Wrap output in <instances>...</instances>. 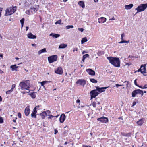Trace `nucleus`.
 I'll return each mask as SVG.
<instances>
[{"label": "nucleus", "instance_id": "44", "mask_svg": "<svg viewBox=\"0 0 147 147\" xmlns=\"http://www.w3.org/2000/svg\"><path fill=\"white\" fill-rule=\"evenodd\" d=\"M89 55L88 54H86L84 55L83 56V57L84 58H86L89 57Z\"/></svg>", "mask_w": 147, "mask_h": 147}, {"label": "nucleus", "instance_id": "26", "mask_svg": "<svg viewBox=\"0 0 147 147\" xmlns=\"http://www.w3.org/2000/svg\"><path fill=\"white\" fill-rule=\"evenodd\" d=\"M67 46V44L63 43L60 44L59 45V49H64L66 48Z\"/></svg>", "mask_w": 147, "mask_h": 147}, {"label": "nucleus", "instance_id": "6", "mask_svg": "<svg viewBox=\"0 0 147 147\" xmlns=\"http://www.w3.org/2000/svg\"><path fill=\"white\" fill-rule=\"evenodd\" d=\"M99 94V93L96 89H94L90 91V94L91 96V99L95 98Z\"/></svg>", "mask_w": 147, "mask_h": 147}, {"label": "nucleus", "instance_id": "63", "mask_svg": "<svg viewBox=\"0 0 147 147\" xmlns=\"http://www.w3.org/2000/svg\"><path fill=\"white\" fill-rule=\"evenodd\" d=\"M115 20V18L114 17H113L111 18L109 20Z\"/></svg>", "mask_w": 147, "mask_h": 147}, {"label": "nucleus", "instance_id": "43", "mask_svg": "<svg viewBox=\"0 0 147 147\" xmlns=\"http://www.w3.org/2000/svg\"><path fill=\"white\" fill-rule=\"evenodd\" d=\"M4 122V120L2 117H0V124H2Z\"/></svg>", "mask_w": 147, "mask_h": 147}, {"label": "nucleus", "instance_id": "24", "mask_svg": "<svg viewBox=\"0 0 147 147\" xmlns=\"http://www.w3.org/2000/svg\"><path fill=\"white\" fill-rule=\"evenodd\" d=\"M121 134L123 136L126 137H130L131 135V133L130 132L129 133H125L124 132H121Z\"/></svg>", "mask_w": 147, "mask_h": 147}, {"label": "nucleus", "instance_id": "37", "mask_svg": "<svg viewBox=\"0 0 147 147\" xmlns=\"http://www.w3.org/2000/svg\"><path fill=\"white\" fill-rule=\"evenodd\" d=\"M90 82L93 83H97L98 82L94 78H90Z\"/></svg>", "mask_w": 147, "mask_h": 147}, {"label": "nucleus", "instance_id": "48", "mask_svg": "<svg viewBox=\"0 0 147 147\" xmlns=\"http://www.w3.org/2000/svg\"><path fill=\"white\" fill-rule=\"evenodd\" d=\"M92 105L95 108L96 107V102H93L92 103Z\"/></svg>", "mask_w": 147, "mask_h": 147}, {"label": "nucleus", "instance_id": "59", "mask_svg": "<svg viewBox=\"0 0 147 147\" xmlns=\"http://www.w3.org/2000/svg\"><path fill=\"white\" fill-rule=\"evenodd\" d=\"M82 147H91V146L89 145H84L82 146Z\"/></svg>", "mask_w": 147, "mask_h": 147}, {"label": "nucleus", "instance_id": "33", "mask_svg": "<svg viewBox=\"0 0 147 147\" xmlns=\"http://www.w3.org/2000/svg\"><path fill=\"white\" fill-rule=\"evenodd\" d=\"M51 82V81H43L41 82H40V83L41 84V85L43 86H44V85L47 83L48 82Z\"/></svg>", "mask_w": 147, "mask_h": 147}, {"label": "nucleus", "instance_id": "46", "mask_svg": "<svg viewBox=\"0 0 147 147\" xmlns=\"http://www.w3.org/2000/svg\"><path fill=\"white\" fill-rule=\"evenodd\" d=\"M40 107V106L39 105H37V106H36L34 108V109L33 110H34L36 111H37V109L39 108Z\"/></svg>", "mask_w": 147, "mask_h": 147}, {"label": "nucleus", "instance_id": "3", "mask_svg": "<svg viewBox=\"0 0 147 147\" xmlns=\"http://www.w3.org/2000/svg\"><path fill=\"white\" fill-rule=\"evenodd\" d=\"M138 94L141 95L142 97L143 95V91L140 89L135 90L132 92V97H135Z\"/></svg>", "mask_w": 147, "mask_h": 147}, {"label": "nucleus", "instance_id": "27", "mask_svg": "<svg viewBox=\"0 0 147 147\" xmlns=\"http://www.w3.org/2000/svg\"><path fill=\"white\" fill-rule=\"evenodd\" d=\"M39 115L41 116V117L42 119H44L45 116L47 115L46 112L45 111L41 113Z\"/></svg>", "mask_w": 147, "mask_h": 147}, {"label": "nucleus", "instance_id": "52", "mask_svg": "<svg viewBox=\"0 0 147 147\" xmlns=\"http://www.w3.org/2000/svg\"><path fill=\"white\" fill-rule=\"evenodd\" d=\"M30 10H27L26 11V13L27 14H28V15H29L30 14Z\"/></svg>", "mask_w": 147, "mask_h": 147}, {"label": "nucleus", "instance_id": "22", "mask_svg": "<svg viewBox=\"0 0 147 147\" xmlns=\"http://www.w3.org/2000/svg\"><path fill=\"white\" fill-rule=\"evenodd\" d=\"M133 6V5L130 4L128 5H126L125 6V9L126 10H129L131 9Z\"/></svg>", "mask_w": 147, "mask_h": 147}, {"label": "nucleus", "instance_id": "29", "mask_svg": "<svg viewBox=\"0 0 147 147\" xmlns=\"http://www.w3.org/2000/svg\"><path fill=\"white\" fill-rule=\"evenodd\" d=\"M30 10L31 11L32 13H33V12L35 13L37 11L38 9L34 7H31L30 8Z\"/></svg>", "mask_w": 147, "mask_h": 147}, {"label": "nucleus", "instance_id": "41", "mask_svg": "<svg viewBox=\"0 0 147 147\" xmlns=\"http://www.w3.org/2000/svg\"><path fill=\"white\" fill-rule=\"evenodd\" d=\"M129 40H128V41L125 40V41H120V42H119V44L123 43H129Z\"/></svg>", "mask_w": 147, "mask_h": 147}, {"label": "nucleus", "instance_id": "62", "mask_svg": "<svg viewBox=\"0 0 147 147\" xmlns=\"http://www.w3.org/2000/svg\"><path fill=\"white\" fill-rule=\"evenodd\" d=\"M80 100L79 99H78L76 101L77 103H80Z\"/></svg>", "mask_w": 147, "mask_h": 147}, {"label": "nucleus", "instance_id": "19", "mask_svg": "<svg viewBox=\"0 0 147 147\" xmlns=\"http://www.w3.org/2000/svg\"><path fill=\"white\" fill-rule=\"evenodd\" d=\"M49 36H52L53 38H57L60 36V35L58 34L51 33L49 34Z\"/></svg>", "mask_w": 147, "mask_h": 147}, {"label": "nucleus", "instance_id": "16", "mask_svg": "<svg viewBox=\"0 0 147 147\" xmlns=\"http://www.w3.org/2000/svg\"><path fill=\"white\" fill-rule=\"evenodd\" d=\"M28 38L29 39H34L36 38V36L34 35L31 32H29L27 35Z\"/></svg>", "mask_w": 147, "mask_h": 147}, {"label": "nucleus", "instance_id": "25", "mask_svg": "<svg viewBox=\"0 0 147 147\" xmlns=\"http://www.w3.org/2000/svg\"><path fill=\"white\" fill-rule=\"evenodd\" d=\"M35 93V92H33L30 93L28 94V95H30L32 98L34 99L36 97Z\"/></svg>", "mask_w": 147, "mask_h": 147}, {"label": "nucleus", "instance_id": "39", "mask_svg": "<svg viewBox=\"0 0 147 147\" xmlns=\"http://www.w3.org/2000/svg\"><path fill=\"white\" fill-rule=\"evenodd\" d=\"M12 9L13 11V12H12V13H14L16 10L17 7L16 6H12Z\"/></svg>", "mask_w": 147, "mask_h": 147}, {"label": "nucleus", "instance_id": "2", "mask_svg": "<svg viewBox=\"0 0 147 147\" xmlns=\"http://www.w3.org/2000/svg\"><path fill=\"white\" fill-rule=\"evenodd\" d=\"M147 8V3L145 4H141L138 6V7L135 10H137V12L136 14L138 13L143 11L145 10Z\"/></svg>", "mask_w": 147, "mask_h": 147}, {"label": "nucleus", "instance_id": "11", "mask_svg": "<svg viewBox=\"0 0 147 147\" xmlns=\"http://www.w3.org/2000/svg\"><path fill=\"white\" fill-rule=\"evenodd\" d=\"M13 11L12 9V8H9L7 9L5 11V16H7L8 15H10L13 14L14 13H13Z\"/></svg>", "mask_w": 147, "mask_h": 147}, {"label": "nucleus", "instance_id": "23", "mask_svg": "<svg viewBox=\"0 0 147 147\" xmlns=\"http://www.w3.org/2000/svg\"><path fill=\"white\" fill-rule=\"evenodd\" d=\"M37 113V111H36L34 110H33L32 111V112L31 114V116L32 118H36V113Z\"/></svg>", "mask_w": 147, "mask_h": 147}, {"label": "nucleus", "instance_id": "20", "mask_svg": "<svg viewBox=\"0 0 147 147\" xmlns=\"http://www.w3.org/2000/svg\"><path fill=\"white\" fill-rule=\"evenodd\" d=\"M78 4L82 8H84L85 7L84 2L83 1H79Z\"/></svg>", "mask_w": 147, "mask_h": 147}, {"label": "nucleus", "instance_id": "47", "mask_svg": "<svg viewBox=\"0 0 147 147\" xmlns=\"http://www.w3.org/2000/svg\"><path fill=\"white\" fill-rule=\"evenodd\" d=\"M142 70L141 69V68L140 67V68L138 69V70L136 71L135 72V73H136V72H140L141 73V72H142Z\"/></svg>", "mask_w": 147, "mask_h": 147}, {"label": "nucleus", "instance_id": "4", "mask_svg": "<svg viewBox=\"0 0 147 147\" xmlns=\"http://www.w3.org/2000/svg\"><path fill=\"white\" fill-rule=\"evenodd\" d=\"M27 81H30L29 80H27L25 81H23L20 82L19 84V86L21 87V89L22 90H25L27 86H28V84L27 83Z\"/></svg>", "mask_w": 147, "mask_h": 147}, {"label": "nucleus", "instance_id": "15", "mask_svg": "<svg viewBox=\"0 0 147 147\" xmlns=\"http://www.w3.org/2000/svg\"><path fill=\"white\" fill-rule=\"evenodd\" d=\"M145 121V119L144 118H142L140 119L139 120L137 121L136 123L140 126H142L144 123Z\"/></svg>", "mask_w": 147, "mask_h": 147}, {"label": "nucleus", "instance_id": "38", "mask_svg": "<svg viewBox=\"0 0 147 147\" xmlns=\"http://www.w3.org/2000/svg\"><path fill=\"white\" fill-rule=\"evenodd\" d=\"M74 27L73 25H68L66 26L65 28L66 29H68L70 28H72Z\"/></svg>", "mask_w": 147, "mask_h": 147}, {"label": "nucleus", "instance_id": "50", "mask_svg": "<svg viewBox=\"0 0 147 147\" xmlns=\"http://www.w3.org/2000/svg\"><path fill=\"white\" fill-rule=\"evenodd\" d=\"M18 117L20 118H21V113H20V112H19L18 113Z\"/></svg>", "mask_w": 147, "mask_h": 147}, {"label": "nucleus", "instance_id": "55", "mask_svg": "<svg viewBox=\"0 0 147 147\" xmlns=\"http://www.w3.org/2000/svg\"><path fill=\"white\" fill-rule=\"evenodd\" d=\"M136 102L134 101L133 102V104H132V105L131 107H133V106H135L136 105Z\"/></svg>", "mask_w": 147, "mask_h": 147}, {"label": "nucleus", "instance_id": "49", "mask_svg": "<svg viewBox=\"0 0 147 147\" xmlns=\"http://www.w3.org/2000/svg\"><path fill=\"white\" fill-rule=\"evenodd\" d=\"M78 30L79 31H80L81 32H83L84 30V29L83 28H79Z\"/></svg>", "mask_w": 147, "mask_h": 147}, {"label": "nucleus", "instance_id": "57", "mask_svg": "<svg viewBox=\"0 0 147 147\" xmlns=\"http://www.w3.org/2000/svg\"><path fill=\"white\" fill-rule=\"evenodd\" d=\"M46 113L47 114H49L51 113V111L49 110H47L46 111Z\"/></svg>", "mask_w": 147, "mask_h": 147}, {"label": "nucleus", "instance_id": "13", "mask_svg": "<svg viewBox=\"0 0 147 147\" xmlns=\"http://www.w3.org/2000/svg\"><path fill=\"white\" fill-rule=\"evenodd\" d=\"M146 64H142L141 65V68L142 70V71L141 72V74H143L144 76H146V75H144V74L146 73Z\"/></svg>", "mask_w": 147, "mask_h": 147}, {"label": "nucleus", "instance_id": "51", "mask_svg": "<svg viewBox=\"0 0 147 147\" xmlns=\"http://www.w3.org/2000/svg\"><path fill=\"white\" fill-rule=\"evenodd\" d=\"M115 85L116 87L117 88H118L119 86H123V84L120 85V84H115Z\"/></svg>", "mask_w": 147, "mask_h": 147}, {"label": "nucleus", "instance_id": "9", "mask_svg": "<svg viewBox=\"0 0 147 147\" xmlns=\"http://www.w3.org/2000/svg\"><path fill=\"white\" fill-rule=\"evenodd\" d=\"M97 120L103 123H106L109 121L108 118L107 117L98 118Z\"/></svg>", "mask_w": 147, "mask_h": 147}, {"label": "nucleus", "instance_id": "12", "mask_svg": "<svg viewBox=\"0 0 147 147\" xmlns=\"http://www.w3.org/2000/svg\"><path fill=\"white\" fill-rule=\"evenodd\" d=\"M86 71L90 75L94 76L95 75V71L90 68L87 69H86Z\"/></svg>", "mask_w": 147, "mask_h": 147}, {"label": "nucleus", "instance_id": "60", "mask_svg": "<svg viewBox=\"0 0 147 147\" xmlns=\"http://www.w3.org/2000/svg\"><path fill=\"white\" fill-rule=\"evenodd\" d=\"M21 93H22L23 94H26V93H27V92L26 91H24L22 92H21Z\"/></svg>", "mask_w": 147, "mask_h": 147}, {"label": "nucleus", "instance_id": "64", "mask_svg": "<svg viewBox=\"0 0 147 147\" xmlns=\"http://www.w3.org/2000/svg\"><path fill=\"white\" fill-rule=\"evenodd\" d=\"M138 87H139L141 89H143V86L138 85Z\"/></svg>", "mask_w": 147, "mask_h": 147}, {"label": "nucleus", "instance_id": "10", "mask_svg": "<svg viewBox=\"0 0 147 147\" xmlns=\"http://www.w3.org/2000/svg\"><path fill=\"white\" fill-rule=\"evenodd\" d=\"M55 72L56 74H62L63 73L62 68L61 67H58L57 68L55 69Z\"/></svg>", "mask_w": 147, "mask_h": 147}, {"label": "nucleus", "instance_id": "35", "mask_svg": "<svg viewBox=\"0 0 147 147\" xmlns=\"http://www.w3.org/2000/svg\"><path fill=\"white\" fill-rule=\"evenodd\" d=\"M97 54L98 56H100L103 55L104 53L103 51H99Z\"/></svg>", "mask_w": 147, "mask_h": 147}, {"label": "nucleus", "instance_id": "40", "mask_svg": "<svg viewBox=\"0 0 147 147\" xmlns=\"http://www.w3.org/2000/svg\"><path fill=\"white\" fill-rule=\"evenodd\" d=\"M13 91V89H11L10 90H8L6 92V94H10Z\"/></svg>", "mask_w": 147, "mask_h": 147}, {"label": "nucleus", "instance_id": "31", "mask_svg": "<svg viewBox=\"0 0 147 147\" xmlns=\"http://www.w3.org/2000/svg\"><path fill=\"white\" fill-rule=\"evenodd\" d=\"M27 82H28L27 83L28 84V86H27V87L25 88V90H27L30 91V81H27Z\"/></svg>", "mask_w": 147, "mask_h": 147}, {"label": "nucleus", "instance_id": "30", "mask_svg": "<svg viewBox=\"0 0 147 147\" xmlns=\"http://www.w3.org/2000/svg\"><path fill=\"white\" fill-rule=\"evenodd\" d=\"M88 41V40L86 37H84L83 38L81 41V44H83L85 42H86Z\"/></svg>", "mask_w": 147, "mask_h": 147}, {"label": "nucleus", "instance_id": "18", "mask_svg": "<svg viewBox=\"0 0 147 147\" xmlns=\"http://www.w3.org/2000/svg\"><path fill=\"white\" fill-rule=\"evenodd\" d=\"M30 110L29 106L26 107L25 109L24 113L26 116H28L30 113Z\"/></svg>", "mask_w": 147, "mask_h": 147}, {"label": "nucleus", "instance_id": "42", "mask_svg": "<svg viewBox=\"0 0 147 147\" xmlns=\"http://www.w3.org/2000/svg\"><path fill=\"white\" fill-rule=\"evenodd\" d=\"M61 19H60L59 20L57 21L55 23V24H61Z\"/></svg>", "mask_w": 147, "mask_h": 147}, {"label": "nucleus", "instance_id": "53", "mask_svg": "<svg viewBox=\"0 0 147 147\" xmlns=\"http://www.w3.org/2000/svg\"><path fill=\"white\" fill-rule=\"evenodd\" d=\"M134 84L137 86H138V84H137V81H136V79H135V80H134Z\"/></svg>", "mask_w": 147, "mask_h": 147}, {"label": "nucleus", "instance_id": "8", "mask_svg": "<svg viewBox=\"0 0 147 147\" xmlns=\"http://www.w3.org/2000/svg\"><path fill=\"white\" fill-rule=\"evenodd\" d=\"M109 87H100L99 86H95L96 88V90L97 92L99 93H102L105 91V89L108 88Z\"/></svg>", "mask_w": 147, "mask_h": 147}, {"label": "nucleus", "instance_id": "61", "mask_svg": "<svg viewBox=\"0 0 147 147\" xmlns=\"http://www.w3.org/2000/svg\"><path fill=\"white\" fill-rule=\"evenodd\" d=\"M125 36V34L124 33H123L121 35V38H123Z\"/></svg>", "mask_w": 147, "mask_h": 147}, {"label": "nucleus", "instance_id": "45", "mask_svg": "<svg viewBox=\"0 0 147 147\" xmlns=\"http://www.w3.org/2000/svg\"><path fill=\"white\" fill-rule=\"evenodd\" d=\"M48 115L49 116L48 118L49 119H51L53 117H54V116H53L52 115Z\"/></svg>", "mask_w": 147, "mask_h": 147}, {"label": "nucleus", "instance_id": "17", "mask_svg": "<svg viewBox=\"0 0 147 147\" xmlns=\"http://www.w3.org/2000/svg\"><path fill=\"white\" fill-rule=\"evenodd\" d=\"M106 21V18L104 17H101L98 19V22L100 23H103Z\"/></svg>", "mask_w": 147, "mask_h": 147}, {"label": "nucleus", "instance_id": "54", "mask_svg": "<svg viewBox=\"0 0 147 147\" xmlns=\"http://www.w3.org/2000/svg\"><path fill=\"white\" fill-rule=\"evenodd\" d=\"M143 89L147 88V84H146L143 86Z\"/></svg>", "mask_w": 147, "mask_h": 147}, {"label": "nucleus", "instance_id": "21", "mask_svg": "<svg viewBox=\"0 0 147 147\" xmlns=\"http://www.w3.org/2000/svg\"><path fill=\"white\" fill-rule=\"evenodd\" d=\"M10 67L12 71H17V68L18 67L16 65L14 64V65H11Z\"/></svg>", "mask_w": 147, "mask_h": 147}, {"label": "nucleus", "instance_id": "1", "mask_svg": "<svg viewBox=\"0 0 147 147\" xmlns=\"http://www.w3.org/2000/svg\"><path fill=\"white\" fill-rule=\"evenodd\" d=\"M107 58L109 60V63L114 66L117 67H120V62L118 57H107Z\"/></svg>", "mask_w": 147, "mask_h": 147}, {"label": "nucleus", "instance_id": "14", "mask_svg": "<svg viewBox=\"0 0 147 147\" xmlns=\"http://www.w3.org/2000/svg\"><path fill=\"white\" fill-rule=\"evenodd\" d=\"M66 116L64 114H62L60 115L59 118V121L61 123H63L65 119L66 118Z\"/></svg>", "mask_w": 147, "mask_h": 147}, {"label": "nucleus", "instance_id": "58", "mask_svg": "<svg viewBox=\"0 0 147 147\" xmlns=\"http://www.w3.org/2000/svg\"><path fill=\"white\" fill-rule=\"evenodd\" d=\"M16 85L15 84H13L12 86V88L11 89H12L13 90V89L15 87Z\"/></svg>", "mask_w": 147, "mask_h": 147}, {"label": "nucleus", "instance_id": "34", "mask_svg": "<svg viewBox=\"0 0 147 147\" xmlns=\"http://www.w3.org/2000/svg\"><path fill=\"white\" fill-rule=\"evenodd\" d=\"M69 131L68 130H64L63 133V135L64 136H66L67 135Z\"/></svg>", "mask_w": 147, "mask_h": 147}, {"label": "nucleus", "instance_id": "32", "mask_svg": "<svg viewBox=\"0 0 147 147\" xmlns=\"http://www.w3.org/2000/svg\"><path fill=\"white\" fill-rule=\"evenodd\" d=\"M25 21V19L24 18H22L20 20V22L21 24V28H22L23 27Z\"/></svg>", "mask_w": 147, "mask_h": 147}, {"label": "nucleus", "instance_id": "36", "mask_svg": "<svg viewBox=\"0 0 147 147\" xmlns=\"http://www.w3.org/2000/svg\"><path fill=\"white\" fill-rule=\"evenodd\" d=\"M127 82L126 86H127V88L128 89V88H129L130 87V83L128 81H125L124 82V83Z\"/></svg>", "mask_w": 147, "mask_h": 147}, {"label": "nucleus", "instance_id": "56", "mask_svg": "<svg viewBox=\"0 0 147 147\" xmlns=\"http://www.w3.org/2000/svg\"><path fill=\"white\" fill-rule=\"evenodd\" d=\"M58 132V131L56 129H55L54 130V134H57Z\"/></svg>", "mask_w": 147, "mask_h": 147}, {"label": "nucleus", "instance_id": "5", "mask_svg": "<svg viewBox=\"0 0 147 147\" xmlns=\"http://www.w3.org/2000/svg\"><path fill=\"white\" fill-rule=\"evenodd\" d=\"M57 56L56 55H53L49 56L48 57V59L49 63H52L57 60Z\"/></svg>", "mask_w": 147, "mask_h": 147}, {"label": "nucleus", "instance_id": "28", "mask_svg": "<svg viewBox=\"0 0 147 147\" xmlns=\"http://www.w3.org/2000/svg\"><path fill=\"white\" fill-rule=\"evenodd\" d=\"M46 52L47 51L46 50V49L45 48H44L42 49L41 50H39L38 52V54L39 55L43 53Z\"/></svg>", "mask_w": 147, "mask_h": 147}, {"label": "nucleus", "instance_id": "7", "mask_svg": "<svg viewBox=\"0 0 147 147\" xmlns=\"http://www.w3.org/2000/svg\"><path fill=\"white\" fill-rule=\"evenodd\" d=\"M86 81L84 79H79L77 80L76 83L78 85H81L84 86L86 84Z\"/></svg>", "mask_w": 147, "mask_h": 147}]
</instances>
